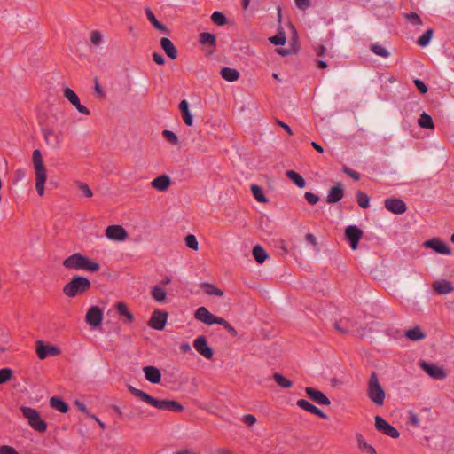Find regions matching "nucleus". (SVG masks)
Here are the masks:
<instances>
[{
	"mask_svg": "<svg viewBox=\"0 0 454 454\" xmlns=\"http://www.w3.org/2000/svg\"><path fill=\"white\" fill-rule=\"evenodd\" d=\"M102 39H103V35L101 34V32H99L98 30H93L91 33H90V43L93 44V45H99L100 43L102 42Z\"/></svg>",
	"mask_w": 454,
	"mask_h": 454,
	"instance_id": "49",
	"label": "nucleus"
},
{
	"mask_svg": "<svg viewBox=\"0 0 454 454\" xmlns=\"http://www.w3.org/2000/svg\"><path fill=\"white\" fill-rule=\"evenodd\" d=\"M344 321H345V320H340V322H336V323L334 324V328H335L338 332H340V333H348V332L349 331V329H348V327L347 325H343Z\"/></svg>",
	"mask_w": 454,
	"mask_h": 454,
	"instance_id": "58",
	"label": "nucleus"
},
{
	"mask_svg": "<svg viewBox=\"0 0 454 454\" xmlns=\"http://www.w3.org/2000/svg\"><path fill=\"white\" fill-rule=\"evenodd\" d=\"M63 266L67 270H85L89 272H97L100 269V265L97 262L90 260L89 257L80 253H74L67 257L63 261Z\"/></svg>",
	"mask_w": 454,
	"mask_h": 454,
	"instance_id": "2",
	"label": "nucleus"
},
{
	"mask_svg": "<svg viewBox=\"0 0 454 454\" xmlns=\"http://www.w3.org/2000/svg\"><path fill=\"white\" fill-rule=\"evenodd\" d=\"M384 205L388 211L395 215H401L407 210L405 202L397 198L385 200Z\"/></svg>",
	"mask_w": 454,
	"mask_h": 454,
	"instance_id": "15",
	"label": "nucleus"
},
{
	"mask_svg": "<svg viewBox=\"0 0 454 454\" xmlns=\"http://www.w3.org/2000/svg\"><path fill=\"white\" fill-rule=\"evenodd\" d=\"M35 351L41 360L48 356H56L60 354V349L57 346L45 344L43 340H37L35 342Z\"/></svg>",
	"mask_w": 454,
	"mask_h": 454,
	"instance_id": "7",
	"label": "nucleus"
},
{
	"mask_svg": "<svg viewBox=\"0 0 454 454\" xmlns=\"http://www.w3.org/2000/svg\"><path fill=\"white\" fill-rule=\"evenodd\" d=\"M145 14H146L148 20L152 23V25L156 29H158L161 32H164L165 34H169V30L168 29V27L165 25H163L162 23H160V21H158L155 15L153 14V12L151 11V9L146 8Z\"/></svg>",
	"mask_w": 454,
	"mask_h": 454,
	"instance_id": "30",
	"label": "nucleus"
},
{
	"mask_svg": "<svg viewBox=\"0 0 454 454\" xmlns=\"http://www.w3.org/2000/svg\"><path fill=\"white\" fill-rule=\"evenodd\" d=\"M200 43L203 45H208L212 48H215L216 46V37L214 34L208 32H203L200 35L199 39Z\"/></svg>",
	"mask_w": 454,
	"mask_h": 454,
	"instance_id": "33",
	"label": "nucleus"
},
{
	"mask_svg": "<svg viewBox=\"0 0 454 454\" xmlns=\"http://www.w3.org/2000/svg\"><path fill=\"white\" fill-rule=\"evenodd\" d=\"M270 41L275 45H284L286 43V36L283 34H279L270 37Z\"/></svg>",
	"mask_w": 454,
	"mask_h": 454,
	"instance_id": "53",
	"label": "nucleus"
},
{
	"mask_svg": "<svg viewBox=\"0 0 454 454\" xmlns=\"http://www.w3.org/2000/svg\"><path fill=\"white\" fill-rule=\"evenodd\" d=\"M107 239L115 241H123L127 239L128 233L121 225H110L106 230Z\"/></svg>",
	"mask_w": 454,
	"mask_h": 454,
	"instance_id": "16",
	"label": "nucleus"
},
{
	"mask_svg": "<svg viewBox=\"0 0 454 454\" xmlns=\"http://www.w3.org/2000/svg\"><path fill=\"white\" fill-rule=\"evenodd\" d=\"M418 123L421 128H424V129H431L434 128L432 117L429 114H427V113H423L420 114V116L418 120Z\"/></svg>",
	"mask_w": 454,
	"mask_h": 454,
	"instance_id": "40",
	"label": "nucleus"
},
{
	"mask_svg": "<svg viewBox=\"0 0 454 454\" xmlns=\"http://www.w3.org/2000/svg\"><path fill=\"white\" fill-rule=\"evenodd\" d=\"M179 110L184 123L187 126H192L193 123V117L189 111V104L187 100L184 99L179 103Z\"/></svg>",
	"mask_w": 454,
	"mask_h": 454,
	"instance_id": "27",
	"label": "nucleus"
},
{
	"mask_svg": "<svg viewBox=\"0 0 454 454\" xmlns=\"http://www.w3.org/2000/svg\"><path fill=\"white\" fill-rule=\"evenodd\" d=\"M0 454H19L17 450L8 445H4L0 447Z\"/></svg>",
	"mask_w": 454,
	"mask_h": 454,
	"instance_id": "60",
	"label": "nucleus"
},
{
	"mask_svg": "<svg viewBox=\"0 0 454 454\" xmlns=\"http://www.w3.org/2000/svg\"><path fill=\"white\" fill-rule=\"evenodd\" d=\"M253 255H254L255 261L260 264L264 262L265 260L268 258V254H267L266 251L259 245H256L253 248Z\"/></svg>",
	"mask_w": 454,
	"mask_h": 454,
	"instance_id": "38",
	"label": "nucleus"
},
{
	"mask_svg": "<svg viewBox=\"0 0 454 454\" xmlns=\"http://www.w3.org/2000/svg\"><path fill=\"white\" fill-rule=\"evenodd\" d=\"M153 59L157 63L158 65H163L165 63V59L163 56L158 52L153 53Z\"/></svg>",
	"mask_w": 454,
	"mask_h": 454,
	"instance_id": "63",
	"label": "nucleus"
},
{
	"mask_svg": "<svg viewBox=\"0 0 454 454\" xmlns=\"http://www.w3.org/2000/svg\"><path fill=\"white\" fill-rule=\"evenodd\" d=\"M128 390L137 398L159 410L170 411L174 412H181L184 411V406L177 401L156 399L131 385L128 387Z\"/></svg>",
	"mask_w": 454,
	"mask_h": 454,
	"instance_id": "1",
	"label": "nucleus"
},
{
	"mask_svg": "<svg viewBox=\"0 0 454 454\" xmlns=\"http://www.w3.org/2000/svg\"><path fill=\"white\" fill-rule=\"evenodd\" d=\"M414 82V85L416 86V88L418 89V90L421 93V94H425L427 92V85L419 79H415L413 81Z\"/></svg>",
	"mask_w": 454,
	"mask_h": 454,
	"instance_id": "56",
	"label": "nucleus"
},
{
	"mask_svg": "<svg viewBox=\"0 0 454 454\" xmlns=\"http://www.w3.org/2000/svg\"><path fill=\"white\" fill-rule=\"evenodd\" d=\"M286 176L299 188H303L306 185L304 178L297 172L294 170H287Z\"/></svg>",
	"mask_w": 454,
	"mask_h": 454,
	"instance_id": "36",
	"label": "nucleus"
},
{
	"mask_svg": "<svg viewBox=\"0 0 454 454\" xmlns=\"http://www.w3.org/2000/svg\"><path fill=\"white\" fill-rule=\"evenodd\" d=\"M160 46L165 53L172 59H176L177 50L174 43L167 37H163L160 40Z\"/></svg>",
	"mask_w": 454,
	"mask_h": 454,
	"instance_id": "26",
	"label": "nucleus"
},
{
	"mask_svg": "<svg viewBox=\"0 0 454 454\" xmlns=\"http://www.w3.org/2000/svg\"><path fill=\"white\" fill-rule=\"evenodd\" d=\"M404 336L412 341H419L426 338V333L422 331L419 326H415L407 330Z\"/></svg>",
	"mask_w": 454,
	"mask_h": 454,
	"instance_id": "29",
	"label": "nucleus"
},
{
	"mask_svg": "<svg viewBox=\"0 0 454 454\" xmlns=\"http://www.w3.org/2000/svg\"><path fill=\"white\" fill-rule=\"evenodd\" d=\"M32 160L35 174V189L37 193L40 196H43L44 193V184L47 179V175L40 150L36 149L33 152Z\"/></svg>",
	"mask_w": 454,
	"mask_h": 454,
	"instance_id": "3",
	"label": "nucleus"
},
{
	"mask_svg": "<svg viewBox=\"0 0 454 454\" xmlns=\"http://www.w3.org/2000/svg\"><path fill=\"white\" fill-rule=\"evenodd\" d=\"M12 372L11 369L3 368L0 369V384H3L9 380L12 377Z\"/></svg>",
	"mask_w": 454,
	"mask_h": 454,
	"instance_id": "50",
	"label": "nucleus"
},
{
	"mask_svg": "<svg viewBox=\"0 0 454 454\" xmlns=\"http://www.w3.org/2000/svg\"><path fill=\"white\" fill-rule=\"evenodd\" d=\"M367 395L376 405H383L386 397L385 391L374 372L371 373L368 380Z\"/></svg>",
	"mask_w": 454,
	"mask_h": 454,
	"instance_id": "5",
	"label": "nucleus"
},
{
	"mask_svg": "<svg viewBox=\"0 0 454 454\" xmlns=\"http://www.w3.org/2000/svg\"><path fill=\"white\" fill-rule=\"evenodd\" d=\"M118 314L121 317H125L127 320L131 323L134 321L133 314L129 310L128 306L124 302H117L115 305Z\"/></svg>",
	"mask_w": 454,
	"mask_h": 454,
	"instance_id": "34",
	"label": "nucleus"
},
{
	"mask_svg": "<svg viewBox=\"0 0 454 454\" xmlns=\"http://www.w3.org/2000/svg\"><path fill=\"white\" fill-rule=\"evenodd\" d=\"M241 419L248 427L254 426L257 421L256 417L253 414H246L242 417Z\"/></svg>",
	"mask_w": 454,
	"mask_h": 454,
	"instance_id": "52",
	"label": "nucleus"
},
{
	"mask_svg": "<svg viewBox=\"0 0 454 454\" xmlns=\"http://www.w3.org/2000/svg\"><path fill=\"white\" fill-rule=\"evenodd\" d=\"M424 245L426 247L431 248L441 254H450L451 253L450 248L437 238L427 240Z\"/></svg>",
	"mask_w": 454,
	"mask_h": 454,
	"instance_id": "19",
	"label": "nucleus"
},
{
	"mask_svg": "<svg viewBox=\"0 0 454 454\" xmlns=\"http://www.w3.org/2000/svg\"><path fill=\"white\" fill-rule=\"evenodd\" d=\"M63 92L64 97L68 100V102L71 105H73L76 108V110L79 113L83 114L85 115L90 114V110L80 103V98L78 95L72 89L66 87Z\"/></svg>",
	"mask_w": 454,
	"mask_h": 454,
	"instance_id": "10",
	"label": "nucleus"
},
{
	"mask_svg": "<svg viewBox=\"0 0 454 454\" xmlns=\"http://www.w3.org/2000/svg\"><path fill=\"white\" fill-rule=\"evenodd\" d=\"M193 347L205 358L211 359L213 357V350L208 347L205 336L196 338L193 341Z\"/></svg>",
	"mask_w": 454,
	"mask_h": 454,
	"instance_id": "17",
	"label": "nucleus"
},
{
	"mask_svg": "<svg viewBox=\"0 0 454 454\" xmlns=\"http://www.w3.org/2000/svg\"><path fill=\"white\" fill-rule=\"evenodd\" d=\"M304 198L308 201V203L311 205H315L318 202L319 197L312 192H307L304 194Z\"/></svg>",
	"mask_w": 454,
	"mask_h": 454,
	"instance_id": "54",
	"label": "nucleus"
},
{
	"mask_svg": "<svg viewBox=\"0 0 454 454\" xmlns=\"http://www.w3.org/2000/svg\"><path fill=\"white\" fill-rule=\"evenodd\" d=\"M432 286L439 294H447L454 291V286L447 280L434 281Z\"/></svg>",
	"mask_w": 454,
	"mask_h": 454,
	"instance_id": "25",
	"label": "nucleus"
},
{
	"mask_svg": "<svg viewBox=\"0 0 454 454\" xmlns=\"http://www.w3.org/2000/svg\"><path fill=\"white\" fill-rule=\"evenodd\" d=\"M79 189L82 192L84 196H86L88 198H90V197L93 196V192H92V191L90 190V188L89 187V185L87 184L80 183L79 184Z\"/></svg>",
	"mask_w": 454,
	"mask_h": 454,
	"instance_id": "57",
	"label": "nucleus"
},
{
	"mask_svg": "<svg viewBox=\"0 0 454 454\" xmlns=\"http://www.w3.org/2000/svg\"><path fill=\"white\" fill-rule=\"evenodd\" d=\"M371 51L382 58H387L389 56L388 51L382 45L375 43L370 46Z\"/></svg>",
	"mask_w": 454,
	"mask_h": 454,
	"instance_id": "44",
	"label": "nucleus"
},
{
	"mask_svg": "<svg viewBox=\"0 0 454 454\" xmlns=\"http://www.w3.org/2000/svg\"><path fill=\"white\" fill-rule=\"evenodd\" d=\"M211 20L218 26H223L227 22L225 16L221 12H214L211 15Z\"/></svg>",
	"mask_w": 454,
	"mask_h": 454,
	"instance_id": "45",
	"label": "nucleus"
},
{
	"mask_svg": "<svg viewBox=\"0 0 454 454\" xmlns=\"http://www.w3.org/2000/svg\"><path fill=\"white\" fill-rule=\"evenodd\" d=\"M358 205L362 208H367L369 207V196L362 191H358L356 194Z\"/></svg>",
	"mask_w": 454,
	"mask_h": 454,
	"instance_id": "43",
	"label": "nucleus"
},
{
	"mask_svg": "<svg viewBox=\"0 0 454 454\" xmlns=\"http://www.w3.org/2000/svg\"><path fill=\"white\" fill-rule=\"evenodd\" d=\"M420 367L433 379L443 380L446 378V372L444 370L436 364L421 361Z\"/></svg>",
	"mask_w": 454,
	"mask_h": 454,
	"instance_id": "14",
	"label": "nucleus"
},
{
	"mask_svg": "<svg viewBox=\"0 0 454 454\" xmlns=\"http://www.w3.org/2000/svg\"><path fill=\"white\" fill-rule=\"evenodd\" d=\"M433 35L434 30L432 28L427 29L421 36L419 37L417 43L421 47L427 46L432 39Z\"/></svg>",
	"mask_w": 454,
	"mask_h": 454,
	"instance_id": "42",
	"label": "nucleus"
},
{
	"mask_svg": "<svg viewBox=\"0 0 454 454\" xmlns=\"http://www.w3.org/2000/svg\"><path fill=\"white\" fill-rule=\"evenodd\" d=\"M272 378L281 387L290 388L293 386V382L280 373H274Z\"/></svg>",
	"mask_w": 454,
	"mask_h": 454,
	"instance_id": "41",
	"label": "nucleus"
},
{
	"mask_svg": "<svg viewBox=\"0 0 454 454\" xmlns=\"http://www.w3.org/2000/svg\"><path fill=\"white\" fill-rule=\"evenodd\" d=\"M43 137L48 145L54 149L60 148L62 145V134L56 133L54 130L48 129L43 130Z\"/></svg>",
	"mask_w": 454,
	"mask_h": 454,
	"instance_id": "18",
	"label": "nucleus"
},
{
	"mask_svg": "<svg viewBox=\"0 0 454 454\" xmlns=\"http://www.w3.org/2000/svg\"><path fill=\"white\" fill-rule=\"evenodd\" d=\"M50 405L58 411L66 413L68 411V404L58 396H52L50 399Z\"/></svg>",
	"mask_w": 454,
	"mask_h": 454,
	"instance_id": "32",
	"label": "nucleus"
},
{
	"mask_svg": "<svg viewBox=\"0 0 454 454\" xmlns=\"http://www.w3.org/2000/svg\"><path fill=\"white\" fill-rule=\"evenodd\" d=\"M315 52L317 56L323 57L326 52V48L324 45H317L315 46Z\"/></svg>",
	"mask_w": 454,
	"mask_h": 454,
	"instance_id": "64",
	"label": "nucleus"
},
{
	"mask_svg": "<svg viewBox=\"0 0 454 454\" xmlns=\"http://www.w3.org/2000/svg\"><path fill=\"white\" fill-rule=\"evenodd\" d=\"M356 438L357 441V447L362 452L367 454H377L375 448L366 442L362 434H356Z\"/></svg>",
	"mask_w": 454,
	"mask_h": 454,
	"instance_id": "28",
	"label": "nucleus"
},
{
	"mask_svg": "<svg viewBox=\"0 0 454 454\" xmlns=\"http://www.w3.org/2000/svg\"><path fill=\"white\" fill-rule=\"evenodd\" d=\"M170 184L171 180L168 175H161L151 182L152 187L160 192L167 191Z\"/></svg>",
	"mask_w": 454,
	"mask_h": 454,
	"instance_id": "24",
	"label": "nucleus"
},
{
	"mask_svg": "<svg viewBox=\"0 0 454 454\" xmlns=\"http://www.w3.org/2000/svg\"><path fill=\"white\" fill-rule=\"evenodd\" d=\"M375 428L380 433L394 439L398 438L400 435L398 430L395 427L391 426L387 421H386L382 417L379 415L375 417Z\"/></svg>",
	"mask_w": 454,
	"mask_h": 454,
	"instance_id": "8",
	"label": "nucleus"
},
{
	"mask_svg": "<svg viewBox=\"0 0 454 454\" xmlns=\"http://www.w3.org/2000/svg\"><path fill=\"white\" fill-rule=\"evenodd\" d=\"M103 319V311L98 306L90 307L85 316L86 323L93 327H97L101 325Z\"/></svg>",
	"mask_w": 454,
	"mask_h": 454,
	"instance_id": "12",
	"label": "nucleus"
},
{
	"mask_svg": "<svg viewBox=\"0 0 454 454\" xmlns=\"http://www.w3.org/2000/svg\"><path fill=\"white\" fill-rule=\"evenodd\" d=\"M194 317L197 320L211 325L213 324H218L219 317L213 315L207 308L200 307L196 309Z\"/></svg>",
	"mask_w": 454,
	"mask_h": 454,
	"instance_id": "13",
	"label": "nucleus"
},
{
	"mask_svg": "<svg viewBox=\"0 0 454 454\" xmlns=\"http://www.w3.org/2000/svg\"><path fill=\"white\" fill-rule=\"evenodd\" d=\"M218 324L223 325L232 337H236L238 335L237 330L231 326L224 318L220 317Z\"/></svg>",
	"mask_w": 454,
	"mask_h": 454,
	"instance_id": "47",
	"label": "nucleus"
},
{
	"mask_svg": "<svg viewBox=\"0 0 454 454\" xmlns=\"http://www.w3.org/2000/svg\"><path fill=\"white\" fill-rule=\"evenodd\" d=\"M363 231L356 225H349L345 230V237L350 247L356 250L360 239L363 238Z\"/></svg>",
	"mask_w": 454,
	"mask_h": 454,
	"instance_id": "9",
	"label": "nucleus"
},
{
	"mask_svg": "<svg viewBox=\"0 0 454 454\" xmlns=\"http://www.w3.org/2000/svg\"><path fill=\"white\" fill-rule=\"evenodd\" d=\"M163 137L170 144L176 145L179 143L178 137L171 130L164 129L162 131Z\"/></svg>",
	"mask_w": 454,
	"mask_h": 454,
	"instance_id": "46",
	"label": "nucleus"
},
{
	"mask_svg": "<svg viewBox=\"0 0 454 454\" xmlns=\"http://www.w3.org/2000/svg\"><path fill=\"white\" fill-rule=\"evenodd\" d=\"M146 380L153 384H158L161 380V373L160 370L153 365L145 366L143 368Z\"/></svg>",
	"mask_w": 454,
	"mask_h": 454,
	"instance_id": "22",
	"label": "nucleus"
},
{
	"mask_svg": "<svg viewBox=\"0 0 454 454\" xmlns=\"http://www.w3.org/2000/svg\"><path fill=\"white\" fill-rule=\"evenodd\" d=\"M185 244L189 248L198 250L199 244L194 235L189 234L185 237Z\"/></svg>",
	"mask_w": 454,
	"mask_h": 454,
	"instance_id": "48",
	"label": "nucleus"
},
{
	"mask_svg": "<svg viewBox=\"0 0 454 454\" xmlns=\"http://www.w3.org/2000/svg\"><path fill=\"white\" fill-rule=\"evenodd\" d=\"M20 411L22 412V415L28 420V424L33 429L40 433H43L46 431L47 424L44 420H43L40 418L39 413L36 410L30 407L22 406L20 408Z\"/></svg>",
	"mask_w": 454,
	"mask_h": 454,
	"instance_id": "6",
	"label": "nucleus"
},
{
	"mask_svg": "<svg viewBox=\"0 0 454 454\" xmlns=\"http://www.w3.org/2000/svg\"><path fill=\"white\" fill-rule=\"evenodd\" d=\"M168 316L166 311L155 309L148 322L149 326L155 330H163L167 323Z\"/></svg>",
	"mask_w": 454,
	"mask_h": 454,
	"instance_id": "11",
	"label": "nucleus"
},
{
	"mask_svg": "<svg viewBox=\"0 0 454 454\" xmlns=\"http://www.w3.org/2000/svg\"><path fill=\"white\" fill-rule=\"evenodd\" d=\"M409 423L415 427L419 426V417L412 411L409 413Z\"/></svg>",
	"mask_w": 454,
	"mask_h": 454,
	"instance_id": "59",
	"label": "nucleus"
},
{
	"mask_svg": "<svg viewBox=\"0 0 454 454\" xmlns=\"http://www.w3.org/2000/svg\"><path fill=\"white\" fill-rule=\"evenodd\" d=\"M152 297L159 302H164L166 300V291L160 286H154L151 290Z\"/></svg>",
	"mask_w": 454,
	"mask_h": 454,
	"instance_id": "39",
	"label": "nucleus"
},
{
	"mask_svg": "<svg viewBox=\"0 0 454 454\" xmlns=\"http://www.w3.org/2000/svg\"><path fill=\"white\" fill-rule=\"evenodd\" d=\"M200 288L208 295L223 296V292L213 284L207 282L200 284Z\"/></svg>",
	"mask_w": 454,
	"mask_h": 454,
	"instance_id": "35",
	"label": "nucleus"
},
{
	"mask_svg": "<svg viewBox=\"0 0 454 454\" xmlns=\"http://www.w3.org/2000/svg\"><path fill=\"white\" fill-rule=\"evenodd\" d=\"M296 6L301 10H306L310 6V0H294Z\"/></svg>",
	"mask_w": 454,
	"mask_h": 454,
	"instance_id": "61",
	"label": "nucleus"
},
{
	"mask_svg": "<svg viewBox=\"0 0 454 454\" xmlns=\"http://www.w3.org/2000/svg\"><path fill=\"white\" fill-rule=\"evenodd\" d=\"M251 192L253 193V196L258 202L266 203L268 201V199L264 195L263 190L261 186L257 184H252Z\"/></svg>",
	"mask_w": 454,
	"mask_h": 454,
	"instance_id": "37",
	"label": "nucleus"
},
{
	"mask_svg": "<svg viewBox=\"0 0 454 454\" xmlns=\"http://www.w3.org/2000/svg\"><path fill=\"white\" fill-rule=\"evenodd\" d=\"M74 404H75V406L78 408V410H79L80 411H82V413L86 414V415H87V416H89V417H90V416L92 415V414H90V413L89 412V411L87 410V408H86L85 404H84L82 402H81V401H79V400H76V401L74 402Z\"/></svg>",
	"mask_w": 454,
	"mask_h": 454,
	"instance_id": "62",
	"label": "nucleus"
},
{
	"mask_svg": "<svg viewBox=\"0 0 454 454\" xmlns=\"http://www.w3.org/2000/svg\"><path fill=\"white\" fill-rule=\"evenodd\" d=\"M296 403L301 409H302L308 412L317 415V417L324 419H328V416L325 412H323L320 409H318L314 404H312L311 403H309V401H307L305 399H300L297 401Z\"/></svg>",
	"mask_w": 454,
	"mask_h": 454,
	"instance_id": "21",
	"label": "nucleus"
},
{
	"mask_svg": "<svg viewBox=\"0 0 454 454\" xmlns=\"http://www.w3.org/2000/svg\"><path fill=\"white\" fill-rule=\"evenodd\" d=\"M344 173H346L348 176H350L353 180L358 181L361 177L360 174L348 167L343 168Z\"/></svg>",
	"mask_w": 454,
	"mask_h": 454,
	"instance_id": "55",
	"label": "nucleus"
},
{
	"mask_svg": "<svg viewBox=\"0 0 454 454\" xmlns=\"http://www.w3.org/2000/svg\"><path fill=\"white\" fill-rule=\"evenodd\" d=\"M91 287L90 281L82 276L73 277L63 287V293L69 298H74L89 291Z\"/></svg>",
	"mask_w": 454,
	"mask_h": 454,
	"instance_id": "4",
	"label": "nucleus"
},
{
	"mask_svg": "<svg viewBox=\"0 0 454 454\" xmlns=\"http://www.w3.org/2000/svg\"><path fill=\"white\" fill-rule=\"evenodd\" d=\"M405 18L413 25H421L422 20L420 17L415 12H410L405 14Z\"/></svg>",
	"mask_w": 454,
	"mask_h": 454,
	"instance_id": "51",
	"label": "nucleus"
},
{
	"mask_svg": "<svg viewBox=\"0 0 454 454\" xmlns=\"http://www.w3.org/2000/svg\"><path fill=\"white\" fill-rule=\"evenodd\" d=\"M222 77L227 82H235L239 78V72L231 67H223L221 70Z\"/></svg>",
	"mask_w": 454,
	"mask_h": 454,
	"instance_id": "31",
	"label": "nucleus"
},
{
	"mask_svg": "<svg viewBox=\"0 0 454 454\" xmlns=\"http://www.w3.org/2000/svg\"><path fill=\"white\" fill-rule=\"evenodd\" d=\"M344 196V190L342 188L341 184L337 183L334 186H333L327 195V202L328 203H336L339 202Z\"/></svg>",
	"mask_w": 454,
	"mask_h": 454,
	"instance_id": "23",
	"label": "nucleus"
},
{
	"mask_svg": "<svg viewBox=\"0 0 454 454\" xmlns=\"http://www.w3.org/2000/svg\"><path fill=\"white\" fill-rule=\"evenodd\" d=\"M307 395L315 403L319 405H330L331 401L329 398L321 391L313 387H307L305 388Z\"/></svg>",
	"mask_w": 454,
	"mask_h": 454,
	"instance_id": "20",
	"label": "nucleus"
}]
</instances>
